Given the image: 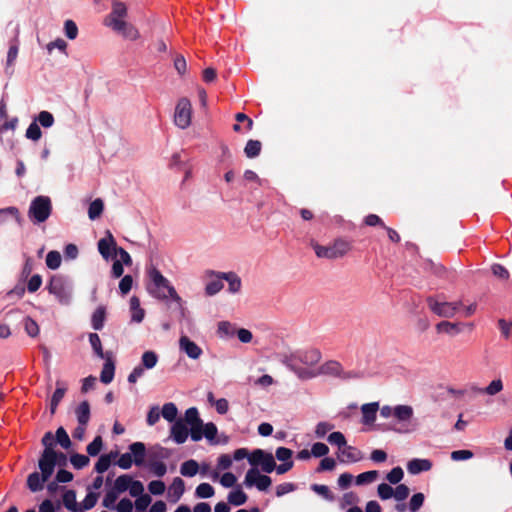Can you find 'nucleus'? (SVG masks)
Listing matches in <instances>:
<instances>
[{
    "label": "nucleus",
    "instance_id": "f257e3e1",
    "mask_svg": "<svg viewBox=\"0 0 512 512\" xmlns=\"http://www.w3.org/2000/svg\"><path fill=\"white\" fill-rule=\"evenodd\" d=\"M126 16V5L121 1L114 0L111 12L104 19V25L121 33L125 38L136 40L139 37V32L132 24L124 20Z\"/></svg>",
    "mask_w": 512,
    "mask_h": 512
},
{
    "label": "nucleus",
    "instance_id": "f03ea898",
    "mask_svg": "<svg viewBox=\"0 0 512 512\" xmlns=\"http://www.w3.org/2000/svg\"><path fill=\"white\" fill-rule=\"evenodd\" d=\"M54 463L51 466V469H44L43 467H39L40 472L34 471L27 477V487L28 489L35 493L41 491L44 488V484L48 482L52 474L54 473L56 466H65L67 462V457L63 452H57L54 457Z\"/></svg>",
    "mask_w": 512,
    "mask_h": 512
},
{
    "label": "nucleus",
    "instance_id": "7ed1b4c3",
    "mask_svg": "<svg viewBox=\"0 0 512 512\" xmlns=\"http://www.w3.org/2000/svg\"><path fill=\"white\" fill-rule=\"evenodd\" d=\"M150 279L152 287L149 289L150 293L158 299H167L170 297L181 307L182 299L176 292L175 288L170 284L167 278H165L161 272L157 269L150 271Z\"/></svg>",
    "mask_w": 512,
    "mask_h": 512
},
{
    "label": "nucleus",
    "instance_id": "20e7f679",
    "mask_svg": "<svg viewBox=\"0 0 512 512\" xmlns=\"http://www.w3.org/2000/svg\"><path fill=\"white\" fill-rule=\"evenodd\" d=\"M52 213V203L48 196L35 197L29 206L28 216L30 220L35 223L45 222Z\"/></svg>",
    "mask_w": 512,
    "mask_h": 512
},
{
    "label": "nucleus",
    "instance_id": "39448f33",
    "mask_svg": "<svg viewBox=\"0 0 512 512\" xmlns=\"http://www.w3.org/2000/svg\"><path fill=\"white\" fill-rule=\"evenodd\" d=\"M41 443L44 446V450L38 460V467L50 470L56 455V450L54 449V446L56 445L55 436L51 431H48L42 437Z\"/></svg>",
    "mask_w": 512,
    "mask_h": 512
},
{
    "label": "nucleus",
    "instance_id": "423d86ee",
    "mask_svg": "<svg viewBox=\"0 0 512 512\" xmlns=\"http://www.w3.org/2000/svg\"><path fill=\"white\" fill-rule=\"evenodd\" d=\"M248 461L252 466H261L262 471L265 473H271L276 468V462L272 453L262 449L253 450L248 456Z\"/></svg>",
    "mask_w": 512,
    "mask_h": 512
},
{
    "label": "nucleus",
    "instance_id": "0eeeda50",
    "mask_svg": "<svg viewBox=\"0 0 512 512\" xmlns=\"http://www.w3.org/2000/svg\"><path fill=\"white\" fill-rule=\"evenodd\" d=\"M192 105L188 98L178 100L175 108L174 122L181 129H186L191 124Z\"/></svg>",
    "mask_w": 512,
    "mask_h": 512
},
{
    "label": "nucleus",
    "instance_id": "6e6552de",
    "mask_svg": "<svg viewBox=\"0 0 512 512\" xmlns=\"http://www.w3.org/2000/svg\"><path fill=\"white\" fill-rule=\"evenodd\" d=\"M352 249V242L343 238H337L326 247L322 246V257L337 259L345 256Z\"/></svg>",
    "mask_w": 512,
    "mask_h": 512
},
{
    "label": "nucleus",
    "instance_id": "1a4fd4ad",
    "mask_svg": "<svg viewBox=\"0 0 512 512\" xmlns=\"http://www.w3.org/2000/svg\"><path fill=\"white\" fill-rule=\"evenodd\" d=\"M426 301L433 313L446 318L453 317L461 305V302H439L432 296L428 297Z\"/></svg>",
    "mask_w": 512,
    "mask_h": 512
},
{
    "label": "nucleus",
    "instance_id": "9d476101",
    "mask_svg": "<svg viewBox=\"0 0 512 512\" xmlns=\"http://www.w3.org/2000/svg\"><path fill=\"white\" fill-rule=\"evenodd\" d=\"M185 422L190 425V436L193 441H200L203 438V421L199 417L196 407H190L185 412Z\"/></svg>",
    "mask_w": 512,
    "mask_h": 512
},
{
    "label": "nucleus",
    "instance_id": "9b49d317",
    "mask_svg": "<svg viewBox=\"0 0 512 512\" xmlns=\"http://www.w3.org/2000/svg\"><path fill=\"white\" fill-rule=\"evenodd\" d=\"M244 483L246 486H256L260 491H266L272 484V480L267 475H262L256 468L247 471Z\"/></svg>",
    "mask_w": 512,
    "mask_h": 512
},
{
    "label": "nucleus",
    "instance_id": "f8f14e48",
    "mask_svg": "<svg viewBox=\"0 0 512 512\" xmlns=\"http://www.w3.org/2000/svg\"><path fill=\"white\" fill-rule=\"evenodd\" d=\"M49 293L55 295L62 303L67 302L68 293L66 291L64 278L60 275H54L50 278L47 286Z\"/></svg>",
    "mask_w": 512,
    "mask_h": 512
},
{
    "label": "nucleus",
    "instance_id": "ddd939ff",
    "mask_svg": "<svg viewBox=\"0 0 512 512\" xmlns=\"http://www.w3.org/2000/svg\"><path fill=\"white\" fill-rule=\"evenodd\" d=\"M19 46L20 41L18 39V35H16L10 42H9V49L7 53V59L5 63V74L8 77H11L14 74V65L15 61L18 57L19 53Z\"/></svg>",
    "mask_w": 512,
    "mask_h": 512
},
{
    "label": "nucleus",
    "instance_id": "4468645a",
    "mask_svg": "<svg viewBox=\"0 0 512 512\" xmlns=\"http://www.w3.org/2000/svg\"><path fill=\"white\" fill-rule=\"evenodd\" d=\"M322 375L330 376V377H338L341 379H348L354 377L349 372H344L342 365L337 361H327L322 364Z\"/></svg>",
    "mask_w": 512,
    "mask_h": 512
},
{
    "label": "nucleus",
    "instance_id": "2eb2a0df",
    "mask_svg": "<svg viewBox=\"0 0 512 512\" xmlns=\"http://www.w3.org/2000/svg\"><path fill=\"white\" fill-rule=\"evenodd\" d=\"M179 348L189 358L197 360L202 355L203 351L195 342H193L188 336L183 335L179 339Z\"/></svg>",
    "mask_w": 512,
    "mask_h": 512
},
{
    "label": "nucleus",
    "instance_id": "dca6fc26",
    "mask_svg": "<svg viewBox=\"0 0 512 512\" xmlns=\"http://www.w3.org/2000/svg\"><path fill=\"white\" fill-rule=\"evenodd\" d=\"M116 247L117 243L110 231H107L106 236L98 241V251L106 260L112 256V250L115 251Z\"/></svg>",
    "mask_w": 512,
    "mask_h": 512
},
{
    "label": "nucleus",
    "instance_id": "f3484780",
    "mask_svg": "<svg viewBox=\"0 0 512 512\" xmlns=\"http://www.w3.org/2000/svg\"><path fill=\"white\" fill-rule=\"evenodd\" d=\"M337 456L342 463L358 462L362 459L361 451L354 446L347 445V443L337 452Z\"/></svg>",
    "mask_w": 512,
    "mask_h": 512
},
{
    "label": "nucleus",
    "instance_id": "a211bd4d",
    "mask_svg": "<svg viewBox=\"0 0 512 512\" xmlns=\"http://www.w3.org/2000/svg\"><path fill=\"white\" fill-rule=\"evenodd\" d=\"M130 454L132 455L133 462L136 466H144L145 457H147V450L143 442H134L129 446Z\"/></svg>",
    "mask_w": 512,
    "mask_h": 512
},
{
    "label": "nucleus",
    "instance_id": "6ab92c4d",
    "mask_svg": "<svg viewBox=\"0 0 512 512\" xmlns=\"http://www.w3.org/2000/svg\"><path fill=\"white\" fill-rule=\"evenodd\" d=\"M212 275H215L216 277L220 279H225L229 284V292L231 293H237L241 289V279L240 277L234 273V272H210Z\"/></svg>",
    "mask_w": 512,
    "mask_h": 512
},
{
    "label": "nucleus",
    "instance_id": "aec40b11",
    "mask_svg": "<svg viewBox=\"0 0 512 512\" xmlns=\"http://www.w3.org/2000/svg\"><path fill=\"white\" fill-rule=\"evenodd\" d=\"M189 430L182 419L175 421L171 428V436L178 444L184 443L188 438Z\"/></svg>",
    "mask_w": 512,
    "mask_h": 512
},
{
    "label": "nucleus",
    "instance_id": "412c9836",
    "mask_svg": "<svg viewBox=\"0 0 512 512\" xmlns=\"http://www.w3.org/2000/svg\"><path fill=\"white\" fill-rule=\"evenodd\" d=\"M170 452L167 448L160 445H154L147 450V462H160L167 459Z\"/></svg>",
    "mask_w": 512,
    "mask_h": 512
},
{
    "label": "nucleus",
    "instance_id": "4be33fe9",
    "mask_svg": "<svg viewBox=\"0 0 512 512\" xmlns=\"http://www.w3.org/2000/svg\"><path fill=\"white\" fill-rule=\"evenodd\" d=\"M104 359L105 363L100 374V380L104 384H109L113 381L114 378L115 364L112 359V355H107V357H105Z\"/></svg>",
    "mask_w": 512,
    "mask_h": 512
},
{
    "label": "nucleus",
    "instance_id": "5701e85b",
    "mask_svg": "<svg viewBox=\"0 0 512 512\" xmlns=\"http://www.w3.org/2000/svg\"><path fill=\"white\" fill-rule=\"evenodd\" d=\"M18 119L16 117L9 119L6 111V106L3 102L0 103V132L14 130L17 126Z\"/></svg>",
    "mask_w": 512,
    "mask_h": 512
},
{
    "label": "nucleus",
    "instance_id": "b1692460",
    "mask_svg": "<svg viewBox=\"0 0 512 512\" xmlns=\"http://www.w3.org/2000/svg\"><path fill=\"white\" fill-rule=\"evenodd\" d=\"M432 467V463L427 459H413L408 462L407 469L411 474H418L423 471H428Z\"/></svg>",
    "mask_w": 512,
    "mask_h": 512
},
{
    "label": "nucleus",
    "instance_id": "393cba45",
    "mask_svg": "<svg viewBox=\"0 0 512 512\" xmlns=\"http://www.w3.org/2000/svg\"><path fill=\"white\" fill-rule=\"evenodd\" d=\"M78 424L87 425L90 420V404L88 401H82L75 409Z\"/></svg>",
    "mask_w": 512,
    "mask_h": 512
},
{
    "label": "nucleus",
    "instance_id": "a878e982",
    "mask_svg": "<svg viewBox=\"0 0 512 512\" xmlns=\"http://www.w3.org/2000/svg\"><path fill=\"white\" fill-rule=\"evenodd\" d=\"M106 319V308L98 306L91 317V325L94 330H102Z\"/></svg>",
    "mask_w": 512,
    "mask_h": 512
},
{
    "label": "nucleus",
    "instance_id": "bb28decb",
    "mask_svg": "<svg viewBox=\"0 0 512 512\" xmlns=\"http://www.w3.org/2000/svg\"><path fill=\"white\" fill-rule=\"evenodd\" d=\"M378 408H379V406H378V403H376V402L364 404L361 408L363 423H365V424L373 423L376 419V413H377Z\"/></svg>",
    "mask_w": 512,
    "mask_h": 512
},
{
    "label": "nucleus",
    "instance_id": "cd10ccee",
    "mask_svg": "<svg viewBox=\"0 0 512 512\" xmlns=\"http://www.w3.org/2000/svg\"><path fill=\"white\" fill-rule=\"evenodd\" d=\"M63 504L65 508L72 512H83L77 504L76 492L74 490H67L63 494Z\"/></svg>",
    "mask_w": 512,
    "mask_h": 512
},
{
    "label": "nucleus",
    "instance_id": "c85d7f7f",
    "mask_svg": "<svg viewBox=\"0 0 512 512\" xmlns=\"http://www.w3.org/2000/svg\"><path fill=\"white\" fill-rule=\"evenodd\" d=\"M89 342L92 346L94 353L101 359L107 357V355H112V352H104L102 348V343L99 335L97 333L89 334Z\"/></svg>",
    "mask_w": 512,
    "mask_h": 512
},
{
    "label": "nucleus",
    "instance_id": "c756f323",
    "mask_svg": "<svg viewBox=\"0 0 512 512\" xmlns=\"http://www.w3.org/2000/svg\"><path fill=\"white\" fill-rule=\"evenodd\" d=\"M117 453L111 452L110 454H103L99 457L98 461L95 464V471L97 473H104L107 471L111 465L112 459L116 457Z\"/></svg>",
    "mask_w": 512,
    "mask_h": 512
},
{
    "label": "nucleus",
    "instance_id": "7c9ffc66",
    "mask_svg": "<svg viewBox=\"0 0 512 512\" xmlns=\"http://www.w3.org/2000/svg\"><path fill=\"white\" fill-rule=\"evenodd\" d=\"M56 384H57V388L54 391V393L51 397V401H50L51 414H54L56 412L57 407H58L59 403L61 402V400L63 399L65 392H66V388L64 386H60V384H61L60 381H57Z\"/></svg>",
    "mask_w": 512,
    "mask_h": 512
},
{
    "label": "nucleus",
    "instance_id": "2f4dec72",
    "mask_svg": "<svg viewBox=\"0 0 512 512\" xmlns=\"http://www.w3.org/2000/svg\"><path fill=\"white\" fill-rule=\"evenodd\" d=\"M199 472V464L196 460L190 459L182 463L180 473L185 477H193Z\"/></svg>",
    "mask_w": 512,
    "mask_h": 512
},
{
    "label": "nucleus",
    "instance_id": "473e14b6",
    "mask_svg": "<svg viewBox=\"0 0 512 512\" xmlns=\"http://www.w3.org/2000/svg\"><path fill=\"white\" fill-rule=\"evenodd\" d=\"M320 360V353L316 350L307 351L303 356V362L313 368V375H317L320 372V368L317 367V363Z\"/></svg>",
    "mask_w": 512,
    "mask_h": 512
},
{
    "label": "nucleus",
    "instance_id": "72a5a7b5",
    "mask_svg": "<svg viewBox=\"0 0 512 512\" xmlns=\"http://www.w3.org/2000/svg\"><path fill=\"white\" fill-rule=\"evenodd\" d=\"M8 217L14 218L18 224H21L22 222L19 210L16 207L0 209V224L5 223Z\"/></svg>",
    "mask_w": 512,
    "mask_h": 512
},
{
    "label": "nucleus",
    "instance_id": "f704fd0d",
    "mask_svg": "<svg viewBox=\"0 0 512 512\" xmlns=\"http://www.w3.org/2000/svg\"><path fill=\"white\" fill-rule=\"evenodd\" d=\"M132 477L128 474L120 475L114 482L113 489L115 492L123 493L131 486Z\"/></svg>",
    "mask_w": 512,
    "mask_h": 512
},
{
    "label": "nucleus",
    "instance_id": "c9c22d12",
    "mask_svg": "<svg viewBox=\"0 0 512 512\" xmlns=\"http://www.w3.org/2000/svg\"><path fill=\"white\" fill-rule=\"evenodd\" d=\"M247 495L246 493L238 488L234 491H231L229 494H228V502L234 506H241L243 504L246 503L247 501Z\"/></svg>",
    "mask_w": 512,
    "mask_h": 512
},
{
    "label": "nucleus",
    "instance_id": "e433bc0d",
    "mask_svg": "<svg viewBox=\"0 0 512 512\" xmlns=\"http://www.w3.org/2000/svg\"><path fill=\"white\" fill-rule=\"evenodd\" d=\"M55 441L56 444H59L63 449H69L72 445L68 433L62 426L56 430Z\"/></svg>",
    "mask_w": 512,
    "mask_h": 512
},
{
    "label": "nucleus",
    "instance_id": "4c0bfd02",
    "mask_svg": "<svg viewBox=\"0 0 512 512\" xmlns=\"http://www.w3.org/2000/svg\"><path fill=\"white\" fill-rule=\"evenodd\" d=\"M393 415L399 421H407L412 417L413 410L410 406L398 405L393 409Z\"/></svg>",
    "mask_w": 512,
    "mask_h": 512
},
{
    "label": "nucleus",
    "instance_id": "58836bf2",
    "mask_svg": "<svg viewBox=\"0 0 512 512\" xmlns=\"http://www.w3.org/2000/svg\"><path fill=\"white\" fill-rule=\"evenodd\" d=\"M104 203L100 198L95 199L89 205L88 216L91 220L99 218L103 212Z\"/></svg>",
    "mask_w": 512,
    "mask_h": 512
},
{
    "label": "nucleus",
    "instance_id": "ea45409f",
    "mask_svg": "<svg viewBox=\"0 0 512 512\" xmlns=\"http://www.w3.org/2000/svg\"><path fill=\"white\" fill-rule=\"evenodd\" d=\"M262 144L258 140H249L244 148V153L248 158H255L261 152Z\"/></svg>",
    "mask_w": 512,
    "mask_h": 512
},
{
    "label": "nucleus",
    "instance_id": "a19ab883",
    "mask_svg": "<svg viewBox=\"0 0 512 512\" xmlns=\"http://www.w3.org/2000/svg\"><path fill=\"white\" fill-rule=\"evenodd\" d=\"M158 362V355L154 351H145L141 357V366L145 369H152Z\"/></svg>",
    "mask_w": 512,
    "mask_h": 512
},
{
    "label": "nucleus",
    "instance_id": "79ce46f5",
    "mask_svg": "<svg viewBox=\"0 0 512 512\" xmlns=\"http://www.w3.org/2000/svg\"><path fill=\"white\" fill-rule=\"evenodd\" d=\"M177 413L178 409L176 405L172 402L164 404L161 410V415L163 416L164 419H166L169 422L177 421Z\"/></svg>",
    "mask_w": 512,
    "mask_h": 512
},
{
    "label": "nucleus",
    "instance_id": "37998d69",
    "mask_svg": "<svg viewBox=\"0 0 512 512\" xmlns=\"http://www.w3.org/2000/svg\"><path fill=\"white\" fill-rule=\"evenodd\" d=\"M185 491V483L182 478L176 477L173 479V482L170 486V492L175 496V500L177 501Z\"/></svg>",
    "mask_w": 512,
    "mask_h": 512
},
{
    "label": "nucleus",
    "instance_id": "c03bdc74",
    "mask_svg": "<svg viewBox=\"0 0 512 512\" xmlns=\"http://www.w3.org/2000/svg\"><path fill=\"white\" fill-rule=\"evenodd\" d=\"M214 493V488L209 483H201L195 490L196 497L203 499L212 497Z\"/></svg>",
    "mask_w": 512,
    "mask_h": 512
},
{
    "label": "nucleus",
    "instance_id": "a18cd8bd",
    "mask_svg": "<svg viewBox=\"0 0 512 512\" xmlns=\"http://www.w3.org/2000/svg\"><path fill=\"white\" fill-rule=\"evenodd\" d=\"M70 462L75 469H82L89 464L90 459L86 455L75 453L70 456Z\"/></svg>",
    "mask_w": 512,
    "mask_h": 512
},
{
    "label": "nucleus",
    "instance_id": "49530a36",
    "mask_svg": "<svg viewBox=\"0 0 512 512\" xmlns=\"http://www.w3.org/2000/svg\"><path fill=\"white\" fill-rule=\"evenodd\" d=\"M103 447V440L101 436H96L94 440L86 447L89 456H97Z\"/></svg>",
    "mask_w": 512,
    "mask_h": 512
},
{
    "label": "nucleus",
    "instance_id": "de8ad7c7",
    "mask_svg": "<svg viewBox=\"0 0 512 512\" xmlns=\"http://www.w3.org/2000/svg\"><path fill=\"white\" fill-rule=\"evenodd\" d=\"M378 477V472L376 470H371V471H367V472H363L361 474H359L357 477H356V484L357 485H364V484H369L373 481H375Z\"/></svg>",
    "mask_w": 512,
    "mask_h": 512
},
{
    "label": "nucleus",
    "instance_id": "09e8293b",
    "mask_svg": "<svg viewBox=\"0 0 512 512\" xmlns=\"http://www.w3.org/2000/svg\"><path fill=\"white\" fill-rule=\"evenodd\" d=\"M327 441L331 444V445H334V446H337L338 448V451L340 449H342L345 444H346V438L345 436L343 435V433L339 432V431H336V432H332L328 438H327Z\"/></svg>",
    "mask_w": 512,
    "mask_h": 512
},
{
    "label": "nucleus",
    "instance_id": "8fccbe9b",
    "mask_svg": "<svg viewBox=\"0 0 512 512\" xmlns=\"http://www.w3.org/2000/svg\"><path fill=\"white\" fill-rule=\"evenodd\" d=\"M46 265L50 269H57L61 265V255L58 251H50L46 256Z\"/></svg>",
    "mask_w": 512,
    "mask_h": 512
},
{
    "label": "nucleus",
    "instance_id": "3c124183",
    "mask_svg": "<svg viewBox=\"0 0 512 512\" xmlns=\"http://www.w3.org/2000/svg\"><path fill=\"white\" fill-rule=\"evenodd\" d=\"M44 128H49L54 124V116L48 111H41L36 120Z\"/></svg>",
    "mask_w": 512,
    "mask_h": 512
},
{
    "label": "nucleus",
    "instance_id": "603ef678",
    "mask_svg": "<svg viewBox=\"0 0 512 512\" xmlns=\"http://www.w3.org/2000/svg\"><path fill=\"white\" fill-rule=\"evenodd\" d=\"M146 466L157 477H163L167 472V466L163 461L146 463Z\"/></svg>",
    "mask_w": 512,
    "mask_h": 512
},
{
    "label": "nucleus",
    "instance_id": "864d4df0",
    "mask_svg": "<svg viewBox=\"0 0 512 512\" xmlns=\"http://www.w3.org/2000/svg\"><path fill=\"white\" fill-rule=\"evenodd\" d=\"M119 496L118 492H115V490L112 488L109 491L106 492L102 505L107 509H114L115 508V502Z\"/></svg>",
    "mask_w": 512,
    "mask_h": 512
},
{
    "label": "nucleus",
    "instance_id": "5fc2aeb1",
    "mask_svg": "<svg viewBox=\"0 0 512 512\" xmlns=\"http://www.w3.org/2000/svg\"><path fill=\"white\" fill-rule=\"evenodd\" d=\"M311 455H313L314 457H320V442H315L312 445L311 451L307 449L299 451L297 457L301 460H306L310 458Z\"/></svg>",
    "mask_w": 512,
    "mask_h": 512
},
{
    "label": "nucleus",
    "instance_id": "6e6d98bb",
    "mask_svg": "<svg viewBox=\"0 0 512 512\" xmlns=\"http://www.w3.org/2000/svg\"><path fill=\"white\" fill-rule=\"evenodd\" d=\"M42 136L41 129L39 124L36 121H33L26 130V137L33 141H38Z\"/></svg>",
    "mask_w": 512,
    "mask_h": 512
},
{
    "label": "nucleus",
    "instance_id": "4d7b16f0",
    "mask_svg": "<svg viewBox=\"0 0 512 512\" xmlns=\"http://www.w3.org/2000/svg\"><path fill=\"white\" fill-rule=\"evenodd\" d=\"M223 289L222 279L218 278L207 283L205 292L208 296H213Z\"/></svg>",
    "mask_w": 512,
    "mask_h": 512
},
{
    "label": "nucleus",
    "instance_id": "13d9d810",
    "mask_svg": "<svg viewBox=\"0 0 512 512\" xmlns=\"http://www.w3.org/2000/svg\"><path fill=\"white\" fill-rule=\"evenodd\" d=\"M425 496L423 493H415L409 502V510L411 512H417L423 505Z\"/></svg>",
    "mask_w": 512,
    "mask_h": 512
},
{
    "label": "nucleus",
    "instance_id": "bf43d9fd",
    "mask_svg": "<svg viewBox=\"0 0 512 512\" xmlns=\"http://www.w3.org/2000/svg\"><path fill=\"white\" fill-rule=\"evenodd\" d=\"M98 496L99 494L97 493L89 492L82 501V507H80V509L83 510V512L92 509L97 503Z\"/></svg>",
    "mask_w": 512,
    "mask_h": 512
},
{
    "label": "nucleus",
    "instance_id": "052dcab7",
    "mask_svg": "<svg viewBox=\"0 0 512 512\" xmlns=\"http://www.w3.org/2000/svg\"><path fill=\"white\" fill-rule=\"evenodd\" d=\"M24 328L27 334L31 337H36L39 334V326L31 317H26L24 319Z\"/></svg>",
    "mask_w": 512,
    "mask_h": 512
},
{
    "label": "nucleus",
    "instance_id": "680f3d73",
    "mask_svg": "<svg viewBox=\"0 0 512 512\" xmlns=\"http://www.w3.org/2000/svg\"><path fill=\"white\" fill-rule=\"evenodd\" d=\"M404 477L403 469L399 466L394 467L387 475L386 479L391 484H398Z\"/></svg>",
    "mask_w": 512,
    "mask_h": 512
},
{
    "label": "nucleus",
    "instance_id": "e2e57ef3",
    "mask_svg": "<svg viewBox=\"0 0 512 512\" xmlns=\"http://www.w3.org/2000/svg\"><path fill=\"white\" fill-rule=\"evenodd\" d=\"M217 427L213 422L204 424L202 428L203 437L209 441H213L217 435Z\"/></svg>",
    "mask_w": 512,
    "mask_h": 512
},
{
    "label": "nucleus",
    "instance_id": "0e129e2a",
    "mask_svg": "<svg viewBox=\"0 0 512 512\" xmlns=\"http://www.w3.org/2000/svg\"><path fill=\"white\" fill-rule=\"evenodd\" d=\"M436 329L439 333L452 334L458 332L457 324L448 321H442L436 325Z\"/></svg>",
    "mask_w": 512,
    "mask_h": 512
},
{
    "label": "nucleus",
    "instance_id": "69168bd1",
    "mask_svg": "<svg viewBox=\"0 0 512 512\" xmlns=\"http://www.w3.org/2000/svg\"><path fill=\"white\" fill-rule=\"evenodd\" d=\"M503 389V383L501 379L493 380L486 388L482 390L483 393L488 395H496Z\"/></svg>",
    "mask_w": 512,
    "mask_h": 512
},
{
    "label": "nucleus",
    "instance_id": "338daca9",
    "mask_svg": "<svg viewBox=\"0 0 512 512\" xmlns=\"http://www.w3.org/2000/svg\"><path fill=\"white\" fill-rule=\"evenodd\" d=\"M377 492L382 500H387L394 496V489L386 483L379 484Z\"/></svg>",
    "mask_w": 512,
    "mask_h": 512
},
{
    "label": "nucleus",
    "instance_id": "774afa93",
    "mask_svg": "<svg viewBox=\"0 0 512 512\" xmlns=\"http://www.w3.org/2000/svg\"><path fill=\"white\" fill-rule=\"evenodd\" d=\"M65 35L68 39L73 40L78 35V28L73 20H66L64 24Z\"/></svg>",
    "mask_w": 512,
    "mask_h": 512
}]
</instances>
